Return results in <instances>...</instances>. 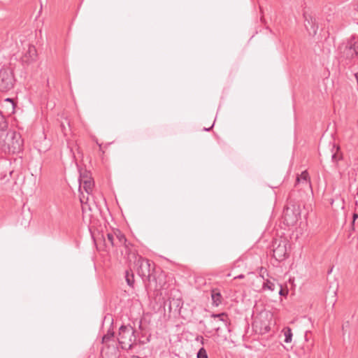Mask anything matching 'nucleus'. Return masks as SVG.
<instances>
[{"label":"nucleus","instance_id":"f257e3e1","mask_svg":"<svg viewBox=\"0 0 358 358\" xmlns=\"http://www.w3.org/2000/svg\"><path fill=\"white\" fill-rule=\"evenodd\" d=\"M132 255L135 257L138 275L142 278L145 289L147 290L162 289V283L159 278L161 275L164 276V275L160 273L159 275L157 276L155 264L149 259L136 255L134 253Z\"/></svg>","mask_w":358,"mask_h":358},{"label":"nucleus","instance_id":"f03ea898","mask_svg":"<svg viewBox=\"0 0 358 358\" xmlns=\"http://www.w3.org/2000/svg\"><path fill=\"white\" fill-rule=\"evenodd\" d=\"M339 62L343 66L351 65L358 58V41L351 40L339 48Z\"/></svg>","mask_w":358,"mask_h":358},{"label":"nucleus","instance_id":"7ed1b4c3","mask_svg":"<svg viewBox=\"0 0 358 358\" xmlns=\"http://www.w3.org/2000/svg\"><path fill=\"white\" fill-rule=\"evenodd\" d=\"M135 332L134 329L129 324L120 327L117 340L122 349L132 348L136 341Z\"/></svg>","mask_w":358,"mask_h":358},{"label":"nucleus","instance_id":"20e7f679","mask_svg":"<svg viewBox=\"0 0 358 358\" xmlns=\"http://www.w3.org/2000/svg\"><path fill=\"white\" fill-rule=\"evenodd\" d=\"M289 242L285 238H276L272 242L273 257L278 262L288 257L287 246Z\"/></svg>","mask_w":358,"mask_h":358},{"label":"nucleus","instance_id":"39448f33","mask_svg":"<svg viewBox=\"0 0 358 358\" xmlns=\"http://www.w3.org/2000/svg\"><path fill=\"white\" fill-rule=\"evenodd\" d=\"M13 71L10 68H2L0 70V92H7L12 90L15 85Z\"/></svg>","mask_w":358,"mask_h":358},{"label":"nucleus","instance_id":"423d86ee","mask_svg":"<svg viewBox=\"0 0 358 358\" xmlns=\"http://www.w3.org/2000/svg\"><path fill=\"white\" fill-rule=\"evenodd\" d=\"M301 217L300 206L296 204L286 206L283 210L284 223L287 226L294 225Z\"/></svg>","mask_w":358,"mask_h":358},{"label":"nucleus","instance_id":"0eeeda50","mask_svg":"<svg viewBox=\"0 0 358 358\" xmlns=\"http://www.w3.org/2000/svg\"><path fill=\"white\" fill-rule=\"evenodd\" d=\"M304 18V26L308 34L311 36H315L317 34L318 29V23L316 17L307 11L303 13Z\"/></svg>","mask_w":358,"mask_h":358},{"label":"nucleus","instance_id":"6e6552de","mask_svg":"<svg viewBox=\"0 0 358 358\" xmlns=\"http://www.w3.org/2000/svg\"><path fill=\"white\" fill-rule=\"evenodd\" d=\"M7 136H10V141L8 143L9 149L13 152H20L22 150L23 140L20 133L15 131H9Z\"/></svg>","mask_w":358,"mask_h":358},{"label":"nucleus","instance_id":"1a4fd4ad","mask_svg":"<svg viewBox=\"0 0 358 358\" xmlns=\"http://www.w3.org/2000/svg\"><path fill=\"white\" fill-rule=\"evenodd\" d=\"M294 187L303 191L312 189L309 174L307 171H304L301 175L297 176Z\"/></svg>","mask_w":358,"mask_h":358},{"label":"nucleus","instance_id":"9d476101","mask_svg":"<svg viewBox=\"0 0 358 358\" xmlns=\"http://www.w3.org/2000/svg\"><path fill=\"white\" fill-rule=\"evenodd\" d=\"M262 317L263 315H261L260 317L255 319L253 324L256 328L259 327L261 334H266L270 331V325L266 322L268 321V317H271V315L268 313H266L264 320L262 319Z\"/></svg>","mask_w":358,"mask_h":358},{"label":"nucleus","instance_id":"9b49d317","mask_svg":"<svg viewBox=\"0 0 358 358\" xmlns=\"http://www.w3.org/2000/svg\"><path fill=\"white\" fill-rule=\"evenodd\" d=\"M16 104L13 99L10 98H6L4 99L2 104L3 114L6 116H10L15 113Z\"/></svg>","mask_w":358,"mask_h":358},{"label":"nucleus","instance_id":"f8f14e48","mask_svg":"<svg viewBox=\"0 0 358 358\" xmlns=\"http://www.w3.org/2000/svg\"><path fill=\"white\" fill-rule=\"evenodd\" d=\"M101 355L107 358H117V349L114 345H107L101 350Z\"/></svg>","mask_w":358,"mask_h":358},{"label":"nucleus","instance_id":"ddd939ff","mask_svg":"<svg viewBox=\"0 0 358 358\" xmlns=\"http://www.w3.org/2000/svg\"><path fill=\"white\" fill-rule=\"evenodd\" d=\"M211 298L213 301V304L215 306H218L222 303V296L218 289H215L211 292Z\"/></svg>","mask_w":358,"mask_h":358},{"label":"nucleus","instance_id":"4468645a","mask_svg":"<svg viewBox=\"0 0 358 358\" xmlns=\"http://www.w3.org/2000/svg\"><path fill=\"white\" fill-rule=\"evenodd\" d=\"M275 280L273 278V280L269 279H266L264 280L262 284V290H269L271 292H273L275 289Z\"/></svg>","mask_w":358,"mask_h":358},{"label":"nucleus","instance_id":"2eb2a0df","mask_svg":"<svg viewBox=\"0 0 358 358\" xmlns=\"http://www.w3.org/2000/svg\"><path fill=\"white\" fill-rule=\"evenodd\" d=\"M80 185H83V189L85 192L89 194L92 191L94 182L91 179H86L83 180V179L80 180Z\"/></svg>","mask_w":358,"mask_h":358},{"label":"nucleus","instance_id":"dca6fc26","mask_svg":"<svg viewBox=\"0 0 358 358\" xmlns=\"http://www.w3.org/2000/svg\"><path fill=\"white\" fill-rule=\"evenodd\" d=\"M124 278L127 285L134 287V274L131 270H126L124 273Z\"/></svg>","mask_w":358,"mask_h":358},{"label":"nucleus","instance_id":"f3484780","mask_svg":"<svg viewBox=\"0 0 358 358\" xmlns=\"http://www.w3.org/2000/svg\"><path fill=\"white\" fill-rule=\"evenodd\" d=\"M105 244L106 246L110 244L113 247H118V243L115 238V234L108 233L107 234V240H105Z\"/></svg>","mask_w":358,"mask_h":358},{"label":"nucleus","instance_id":"a211bd4d","mask_svg":"<svg viewBox=\"0 0 358 358\" xmlns=\"http://www.w3.org/2000/svg\"><path fill=\"white\" fill-rule=\"evenodd\" d=\"M8 127V122L6 120V115L3 114V112L0 110V131H5L7 130Z\"/></svg>","mask_w":358,"mask_h":358},{"label":"nucleus","instance_id":"6ab92c4d","mask_svg":"<svg viewBox=\"0 0 358 358\" xmlns=\"http://www.w3.org/2000/svg\"><path fill=\"white\" fill-rule=\"evenodd\" d=\"M211 317H214V318H219V320L220 321L224 322V324L226 327L228 326V321H227L228 316L225 313H218V314L213 313L211 315Z\"/></svg>","mask_w":358,"mask_h":358},{"label":"nucleus","instance_id":"aec40b11","mask_svg":"<svg viewBox=\"0 0 358 358\" xmlns=\"http://www.w3.org/2000/svg\"><path fill=\"white\" fill-rule=\"evenodd\" d=\"M115 238L118 243V247L127 243V238L120 231H118L117 234H115Z\"/></svg>","mask_w":358,"mask_h":358},{"label":"nucleus","instance_id":"412c9836","mask_svg":"<svg viewBox=\"0 0 358 358\" xmlns=\"http://www.w3.org/2000/svg\"><path fill=\"white\" fill-rule=\"evenodd\" d=\"M114 338V331L111 329H108L106 334L102 338V343L107 345V343Z\"/></svg>","mask_w":358,"mask_h":358},{"label":"nucleus","instance_id":"4be33fe9","mask_svg":"<svg viewBox=\"0 0 358 358\" xmlns=\"http://www.w3.org/2000/svg\"><path fill=\"white\" fill-rule=\"evenodd\" d=\"M292 333L290 328L287 327L285 331V340L284 341L287 343L292 341Z\"/></svg>","mask_w":358,"mask_h":358},{"label":"nucleus","instance_id":"5701e85b","mask_svg":"<svg viewBox=\"0 0 358 358\" xmlns=\"http://www.w3.org/2000/svg\"><path fill=\"white\" fill-rule=\"evenodd\" d=\"M343 159V155L341 154L338 155L337 152H334L331 155V160L333 162L336 164V166H338V161Z\"/></svg>","mask_w":358,"mask_h":358},{"label":"nucleus","instance_id":"b1692460","mask_svg":"<svg viewBox=\"0 0 358 358\" xmlns=\"http://www.w3.org/2000/svg\"><path fill=\"white\" fill-rule=\"evenodd\" d=\"M197 358H208L206 350L204 348H201L196 355Z\"/></svg>","mask_w":358,"mask_h":358},{"label":"nucleus","instance_id":"393cba45","mask_svg":"<svg viewBox=\"0 0 358 358\" xmlns=\"http://www.w3.org/2000/svg\"><path fill=\"white\" fill-rule=\"evenodd\" d=\"M259 276L264 280H265V277L266 276H268V271L266 270V268H264V267H261L260 269H259Z\"/></svg>","mask_w":358,"mask_h":358},{"label":"nucleus","instance_id":"a878e982","mask_svg":"<svg viewBox=\"0 0 358 358\" xmlns=\"http://www.w3.org/2000/svg\"><path fill=\"white\" fill-rule=\"evenodd\" d=\"M358 219V214L357 213H353V215H352V221L351 222V224H350V229H351V231H355V220Z\"/></svg>","mask_w":358,"mask_h":358},{"label":"nucleus","instance_id":"bb28decb","mask_svg":"<svg viewBox=\"0 0 358 358\" xmlns=\"http://www.w3.org/2000/svg\"><path fill=\"white\" fill-rule=\"evenodd\" d=\"M278 285L280 287V290L278 292V294L280 295V296H286L287 294H288V289H284L282 288V285L278 283Z\"/></svg>","mask_w":358,"mask_h":358},{"label":"nucleus","instance_id":"cd10ccee","mask_svg":"<svg viewBox=\"0 0 358 358\" xmlns=\"http://www.w3.org/2000/svg\"><path fill=\"white\" fill-rule=\"evenodd\" d=\"M122 246H124L125 248L126 253H127L128 255H130V253H131L130 247L132 246V245L130 243H128V241H127V243L123 244Z\"/></svg>","mask_w":358,"mask_h":358},{"label":"nucleus","instance_id":"c85d7f7f","mask_svg":"<svg viewBox=\"0 0 358 358\" xmlns=\"http://www.w3.org/2000/svg\"><path fill=\"white\" fill-rule=\"evenodd\" d=\"M29 54L30 55V57H32V56H34L36 55V49L34 48V46H29Z\"/></svg>","mask_w":358,"mask_h":358},{"label":"nucleus","instance_id":"c756f323","mask_svg":"<svg viewBox=\"0 0 358 358\" xmlns=\"http://www.w3.org/2000/svg\"><path fill=\"white\" fill-rule=\"evenodd\" d=\"M245 278V275L243 274H240L236 277H234V279H243Z\"/></svg>","mask_w":358,"mask_h":358},{"label":"nucleus","instance_id":"7c9ffc66","mask_svg":"<svg viewBox=\"0 0 358 358\" xmlns=\"http://www.w3.org/2000/svg\"><path fill=\"white\" fill-rule=\"evenodd\" d=\"M150 337H151V335H149V336L147 337V338H146V340H145L146 343L150 342Z\"/></svg>","mask_w":358,"mask_h":358},{"label":"nucleus","instance_id":"2f4dec72","mask_svg":"<svg viewBox=\"0 0 358 358\" xmlns=\"http://www.w3.org/2000/svg\"><path fill=\"white\" fill-rule=\"evenodd\" d=\"M355 79L357 80V83L358 84V72L357 73L355 74Z\"/></svg>","mask_w":358,"mask_h":358},{"label":"nucleus","instance_id":"473e14b6","mask_svg":"<svg viewBox=\"0 0 358 358\" xmlns=\"http://www.w3.org/2000/svg\"><path fill=\"white\" fill-rule=\"evenodd\" d=\"M139 343H141V344L146 343L145 339H143V341H139Z\"/></svg>","mask_w":358,"mask_h":358},{"label":"nucleus","instance_id":"72a5a7b5","mask_svg":"<svg viewBox=\"0 0 358 358\" xmlns=\"http://www.w3.org/2000/svg\"><path fill=\"white\" fill-rule=\"evenodd\" d=\"M220 327H215V329L216 332H218V331H219V330H220Z\"/></svg>","mask_w":358,"mask_h":358},{"label":"nucleus","instance_id":"f704fd0d","mask_svg":"<svg viewBox=\"0 0 358 358\" xmlns=\"http://www.w3.org/2000/svg\"><path fill=\"white\" fill-rule=\"evenodd\" d=\"M201 343H202V344H203V338L201 337Z\"/></svg>","mask_w":358,"mask_h":358},{"label":"nucleus","instance_id":"c9c22d12","mask_svg":"<svg viewBox=\"0 0 358 358\" xmlns=\"http://www.w3.org/2000/svg\"><path fill=\"white\" fill-rule=\"evenodd\" d=\"M204 130H206V131H209V130H210V128H208V129L204 128Z\"/></svg>","mask_w":358,"mask_h":358},{"label":"nucleus","instance_id":"e433bc0d","mask_svg":"<svg viewBox=\"0 0 358 358\" xmlns=\"http://www.w3.org/2000/svg\"><path fill=\"white\" fill-rule=\"evenodd\" d=\"M213 127V125H211V126L210 127V129H212Z\"/></svg>","mask_w":358,"mask_h":358},{"label":"nucleus","instance_id":"4c0bfd02","mask_svg":"<svg viewBox=\"0 0 358 358\" xmlns=\"http://www.w3.org/2000/svg\"><path fill=\"white\" fill-rule=\"evenodd\" d=\"M213 127V125H211V126L210 127V129H212Z\"/></svg>","mask_w":358,"mask_h":358},{"label":"nucleus","instance_id":"58836bf2","mask_svg":"<svg viewBox=\"0 0 358 358\" xmlns=\"http://www.w3.org/2000/svg\"><path fill=\"white\" fill-rule=\"evenodd\" d=\"M213 127V125H211V126L210 127V129H212Z\"/></svg>","mask_w":358,"mask_h":358}]
</instances>
